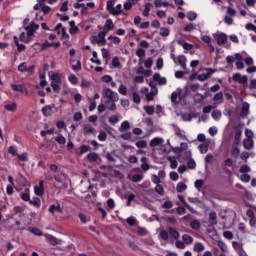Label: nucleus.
Segmentation results:
<instances>
[{
    "instance_id": "obj_1",
    "label": "nucleus",
    "mask_w": 256,
    "mask_h": 256,
    "mask_svg": "<svg viewBox=\"0 0 256 256\" xmlns=\"http://www.w3.org/2000/svg\"><path fill=\"white\" fill-rule=\"evenodd\" d=\"M232 79L235 83H239L240 85H243L244 89H247L249 87V78L246 75H241L240 73H235L232 76Z\"/></svg>"
},
{
    "instance_id": "obj_2",
    "label": "nucleus",
    "mask_w": 256,
    "mask_h": 256,
    "mask_svg": "<svg viewBox=\"0 0 256 256\" xmlns=\"http://www.w3.org/2000/svg\"><path fill=\"white\" fill-rule=\"evenodd\" d=\"M105 97L108 98L105 101L106 104H109L111 102L117 103V101H119V94H117V92L112 91L111 88H107L105 90Z\"/></svg>"
},
{
    "instance_id": "obj_3",
    "label": "nucleus",
    "mask_w": 256,
    "mask_h": 256,
    "mask_svg": "<svg viewBox=\"0 0 256 256\" xmlns=\"http://www.w3.org/2000/svg\"><path fill=\"white\" fill-rule=\"evenodd\" d=\"M51 87L55 93H59V91H61V77L57 74L52 75Z\"/></svg>"
},
{
    "instance_id": "obj_4",
    "label": "nucleus",
    "mask_w": 256,
    "mask_h": 256,
    "mask_svg": "<svg viewBox=\"0 0 256 256\" xmlns=\"http://www.w3.org/2000/svg\"><path fill=\"white\" fill-rule=\"evenodd\" d=\"M37 29H39V24L31 21L30 24L25 27V31H27V37H33Z\"/></svg>"
},
{
    "instance_id": "obj_5",
    "label": "nucleus",
    "mask_w": 256,
    "mask_h": 256,
    "mask_svg": "<svg viewBox=\"0 0 256 256\" xmlns=\"http://www.w3.org/2000/svg\"><path fill=\"white\" fill-rule=\"evenodd\" d=\"M217 70L212 68H206L205 73L199 74L197 76L198 81H207V79H210L211 75L215 73Z\"/></svg>"
},
{
    "instance_id": "obj_6",
    "label": "nucleus",
    "mask_w": 256,
    "mask_h": 256,
    "mask_svg": "<svg viewBox=\"0 0 256 256\" xmlns=\"http://www.w3.org/2000/svg\"><path fill=\"white\" fill-rule=\"evenodd\" d=\"M59 29H61V31H59ZM53 31H57L58 35H62V39H69V34H67V31L65 30V27H63V24L58 23Z\"/></svg>"
},
{
    "instance_id": "obj_7",
    "label": "nucleus",
    "mask_w": 256,
    "mask_h": 256,
    "mask_svg": "<svg viewBox=\"0 0 256 256\" xmlns=\"http://www.w3.org/2000/svg\"><path fill=\"white\" fill-rule=\"evenodd\" d=\"M101 35L104 36V35H107V31H101L98 33L97 36H91L90 37V41L92 43V45H101Z\"/></svg>"
},
{
    "instance_id": "obj_8",
    "label": "nucleus",
    "mask_w": 256,
    "mask_h": 256,
    "mask_svg": "<svg viewBox=\"0 0 256 256\" xmlns=\"http://www.w3.org/2000/svg\"><path fill=\"white\" fill-rule=\"evenodd\" d=\"M53 109H55V104L44 106L42 108V114L44 117H51L53 115Z\"/></svg>"
},
{
    "instance_id": "obj_9",
    "label": "nucleus",
    "mask_w": 256,
    "mask_h": 256,
    "mask_svg": "<svg viewBox=\"0 0 256 256\" xmlns=\"http://www.w3.org/2000/svg\"><path fill=\"white\" fill-rule=\"evenodd\" d=\"M107 11L110 15H119V12L115 11V0H108L107 1Z\"/></svg>"
},
{
    "instance_id": "obj_10",
    "label": "nucleus",
    "mask_w": 256,
    "mask_h": 256,
    "mask_svg": "<svg viewBox=\"0 0 256 256\" xmlns=\"http://www.w3.org/2000/svg\"><path fill=\"white\" fill-rule=\"evenodd\" d=\"M223 101H225L223 97V92H218L213 97L214 106L222 105Z\"/></svg>"
},
{
    "instance_id": "obj_11",
    "label": "nucleus",
    "mask_w": 256,
    "mask_h": 256,
    "mask_svg": "<svg viewBox=\"0 0 256 256\" xmlns=\"http://www.w3.org/2000/svg\"><path fill=\"white\" fill-rule=\"evenodd\" d=\"M215 39L218 45L220 46L225 45V43H227V34L225 33L216 34Z\"/></svg>"
},
{
    "instance_id": "obj_12",
    "label": "nucleus",
    "mask_w": 256,
    "mask_h": 256,
    "mask_svg": "<svg viewBox=\"0 0 256 256\" xmlns=\"http://www.w3.org/2000/svg\"><path fill=\"white\" fill-rule=\"evenodd\" d=\"M34 193L35 195H38V197H43L45 194V189H43V180H40L39 185L34 187Z\"/></svg>"
},
{
    "instance_id": "obj_13",
    "label": "nucleus",
    "mask_w": 256,
    "mask_h": 256,
    "mask_svg": "<svg viewBox=\"0 0 256 256\" xmlns=\"http://www.w3.org/2000/svg\"><path fill=\"white\" fill-rule=\"evenodd\" d=\"M46 241H48L50 245H61V240L51 234L46 235Z\"/></svg>"
},
{
    "instance_id": "obj_14",
    "label": "nucleus",
    "mask_w": 256,
    "mask_h": 256,
    "mask_svg": "<svg viewBox=\"0 0 256 256\" xmlns=\"http://www.w3.org/2000/svg\"><path fill=\"white\" fill-rule=\"evenodd\" d=\"M113 29H115V24L113 23V20L107 19L105 22L103 31H106V35H107V33H109V31H113Z\"/></svg>"
},
{
    "instance_id": "obj_15",
    "label": "nucleus",
    "mask_w": 256,
    "mask_h": 256,
    "mask_svg": "<svg viewBox=\"0 0 256 256\" xmlns=\"http://www.w3.org/2000/svg\"><path fill=\"white\" fill-rule=\"evenodd\" d=\"M153 81H158L159 85H167V78L161 77L159 73L153 75Z\"/></svg>"
},
{
    "instance_id": "obj_16",
    "label": "nucleus",
    "mask_w": 256,
    "mask_h": 256,
    "mask_svg": "<svg viewBox=\"0 0 256 256\" xmlns=\"http://www.w3.org/2000/svg\"><path fill=\"white\" fill-rule=\"evenodd\" d=\"M11 89L13 91H17L18 93H27V88L22 84L20 85L11 84Z\"/></svg>"
},
{
    "instance_id": "obj_17",
    "label": "nucleus",
    "mask_w": 256,
    "mask_h": 256,
    "mask_svg": "<svg viewBox=\"0 0 256 256\" xmlns=\"http://www.w3.org/2000/svg\"><path fill=\"white\" fill-rule=\"evenodd\" d=\"M208 223L210 224V227L217 225V212H210Z\"/></svg>"
},
{
    "instance_id": "obj_18",
    "label": "nucleus",
    "mask_w": 256,
    "mask_h": 256,
    "mask_svg": "<svg viewBox=\"0 0 256 256\" xmlns=\"http://www.w3.org/2000/svg\"><path fill=\"white\" fill-rule=\"evenodd\" d=\"M164 140L163 138H154L150 141V147H161L163 145Z\"/></svg>"
},
{
    "instance_id": "obj_19",
    "label": "nucleus",
    "mask_w": 256,
    "mask_h": 256,
    "mask_svg": "<svg viewBox=\"0 0 256 256\" xmlns=\"http://www.w3.org/2000/svg\"><path fill=\"white\" fill-rule=\"evenodd\" d=\"M178 45H180L181 47H183V49H185V51H191V49H193V45L190 43H187L185 40L180 39L178 40Z\"/></svg>"
},
{
    "instance_id": "obj_20",
    "label": "nucleus",
    "mask_w": 256,
    "mask_h": 256,
    "mask_svg": "<svg viewBox=\"0 0 256 256\" xmlns=\"http://www.w3.org/2000/svg\"><path fill=\"white\" fill-rule=\"evenodd\" d=\"M178 64L182 67V69H187V58L185 55H179L177 58Z\"/></svg>"
},
{
    "instance_id": "obj_21",
    "label": "nucleus",
    "mask_w": 256,
    "mask_h": 256,
    "mask_svg": "<svg viewBox=\"0 0 256 256\" xmlns=\"http://www.w3.org/2000/svg\"><path fill=\"white\" fill-rule=\"evenodd\" d=\"M131 129V124L129 121H124L121 123V126L119 127L120 133H125V131H129Z\"/></svg>"
},
{
    "instance_id": "obj_22",
    "label": "nucleus",
    "mask_w": 256,
    "mask_h": 256,
    "mask_svg": "<svg viewBox=\"0 0 256 256\" xmlns=\"http://www.w3.org/2000/svg\"><path fill=\"white\" fill-rule=\"evenodd\" d=\"M248 114H249V103L243 102L242 108H241V116L247 117Z\"/></svg>"
},
{
    "instance_id": "obj_23",
    "label": "nucleus",
    "mask_w": 256,
    "mask_h": 256,
    "mask_svg": "<svg viewBox=\"0 0 256 256\" xmlns=\"http://www.w3.org/2000/svg\"><path fill=\"white\" fill-rule=\"evenodd\" d=\"M242 131L240 129H236L235 137H234V144L235 145H241V135Z\"/></svg>"
},
{
    "instance_id": "obj_24",
    "label": "nucleus",
    "mask_w": 256,
    "mask_h": 256,
    "mask_svg": "<svg viewBox=\"0 0 256 256\" xmlns=\"http://www.w3.org/2000/svg\"><path fill=\"white\" fill-rule=\"evenodd\" d=\"M193 251H195V253H202V251H205V245L201 242H197L193 247Z\"/></svg>"
},
{
    "instance_id": "obj_25",
    "label": "nucleus",
    "mask_w": 256,
    "mask_h": 256,
    "mask_svg": "<svg viewBox=\"0 0 256 256\" xmlns=\"http://www.w3.org/2000/svg\"><path fill=\"white\" fill-rule=\"evenodd\" d=\"M253 139L246 138L243 141L244 149L251 150L253 149Z\"/></svg>"
},
{
    "instance_id": "obj_26",
    "label": "nucleus",
    "mask_w": 256,
    "mask_h": 256,
    "mask_svg": "<svg viewBox=\"0 0 256 256\" xmlns=\"http://www.w3.org/2000/svg\"><path fill=\"white\" fill-rule=\"evenodd\" d=\"M198 149H199L200 153H202V154L207 153V151H209V140L207 142H205V144H200L198 146Z\"/></svg>"
},
{
    "instance_id": "obj_27",
    "label": "nucleus",
    "mask_w": 256,
    "mask_h": 256,
    "mask_svg": "<svg viewBox=\"0 0 256 256\" xmlns=\"http://www.w3.org/2000/svg\"><path fill=\"white\" fill-rule=\"evenodd\" d=\"M87 159L92 163H97V161H99V155L95 152H92L87 155Z\"/></svg>"
},
{
    "instance_id": "obj_28",
    "label": "nucleus",
    "mask_w": 256,
    "mask_h": 256,
    "mask_svg": "<svg viewBox=\"0 0 256 256\" xmlns=\"http://www.w3.org/2000/svg\"><path fill=\"white\" fill-rule=\"evenodd\" d=\"M190 227L191 229H193L194 231H199V229H201V222H199V220L195 219L190 223Z\"/></svg>"
},
{
    "instance_id": "obj_29",
    "label": "nucleus",
    "mask_w": 256,
    "mask_h": 256,
    "mask_svg": "<svg viewBox=\"0 0 256 256\" xmlns=\"http://www.w3.org/2000/svg\"><path fill=\"white\" fill-rule=\"evenodd\" d=\"M147 157H142L141 158V169L142 171H149L150 167H149V163H147Z\"/></svg>"
},
{
    "instance_id": "obj_30",
    "label": "nucleus",
    "mask_w": 256,
    "mask_h": 256,
    "mask_svg": "<svg viewBox=\"0 0 256 256\" xmlns=\"http://www.w3.org/2000/svg\"><path fill=\"white\" fill-rule=\"evenodd\" d=\"M30 205H33V207H41V199L39 197H34L32 200L29 201Z\"/></svg>"
},
{
    "instance_id": "obj_31",
    "label": "nucleus",
    "mask_w": 256,
    "mask_h": 256,
    "mask_svg": "<svg viewBox=\"0 0 256 256\" xmlns=\"http://www.w3.org/2000/svg\"><path fill=\"white\" fill-rule=\"evenodd\" d=\"M6 111H10L11 113H15L17 111V103H12L4 106Z\"/></svg>"
},
{
    "instance_id": "obj_32",
    "label": "nucleus",
    "mask_w": 256,
    "mask_h": 256,
    "mask_svg": "<svg viewBox=\"0 0 256 256\" xmlns=\"http://www.w3.org/2000/svg\"><path fill=\"white\" fill-rule=\"evenodd\" d=\"M55 211H57L58 213H63V208H61L60 205L55 206V204H52L49 207V212L53 214V213H55Z\"/></svg>"
},
{
    "instance_id": "obj_33",
    "label": "nucleus",
    "mask_w": 256,
    "mask_h": 256,
    "mask_svg": "<svg viewBox=\"0 0 256 256\" xmlns=\"http://www.w3.org/2000/svg\"><path fill=\"white\" fill-rule=\"evenodd\" d=\"M187 190V184L183 183V182H179L176 186V191L178 193H183V191Z\"/></svg>"
},
{
    "instance_id": "obj_34",
    "label": "nucleus",
    "mask_w": 256,
    "mask_h": 256,
    "mask_svg": "<svg viewBox=\"0 0 256 256\" xmlns=\"http://www.w3.org/2000/svg\"><path fill=\"white\" fill-rule=\"evenodd\" d=\"M205 99H206V97L203 96V94H201V93H197L194 96L195 103H203V101H205Z\"/></svg>"
},
{
    "instance_id": "obj_35",
    "label": "nucleus",
    "mask_w": 256,
    "mask_h": 256,
    "mask_svg": "<svg viewBox=\"0 0 256 256\" xmlns=\"http://www.w3.org/2000/svg\"><path fill=\"white\" fill-rule=\"evenodd\" d=\"M169 235L173 238V239H179V232L177 230H175L174 228H169Z\"/></svg>"
},
{
    "instance_id": "obj_36",
    "label": "nucleus",
    "mask_w": 256,
    "mask_h": 256,
    "mask_svg": "<svg viewBox=\"0 0 256 256\" xmlns=\"http://www.w3.org/2000/svg\"><path fill=\"white\" fill-rule=\"evenodd\" d=\"M93 127H91V125H85L84 127H83V133H84V135H91V134H93Z\"/></svg>"
},
{
    "instance_id": "obj_37",
    "label": "nucleus",
    "mask_w": 256,
    "mask_h": 256,
    "mask_svg": "<svg viewBox=\"0 0 256 256\" xmlns=\"http://www.w3.org/2000/svg\"><path fill=\"white\" fill-rule=\"evenodd\" d=\"M182 241H184V243L187 245H191V243H193V237L189 236L188 234H184L182 236Z\"/></svg>"
},
{
    "instance_id": "obj_38",
    "label": "nucleus",
    "mask_w": 256,
    "mask_h": 256,
    "mask_svg": "<svg viewBox=\"0 0 256 256\" xmlns=\"http://www.w3.org/2000/svg\"><path fill=\"white\" fill-rule=\"evenodd\" d=\"M151 7H153V4H151V3H147V4L145 5V9H144V11H143V13H142V15H143L144 17H149V11H151Z\"/></svg>"
},
{
    "instance_id": "obj_39",
    "label": "nucleus",
    "mask_w": 256,
    "mask_h": 256,
    "mask_svg": "<svg viewBox=\"0 0 256 256\" xmlns=\"http://www.w3.org/2000/svg\"><path fill=\"white\" fill-rule=\"evenodd\" d=\"M159 237L163 239V241L169 240V232L167 230H161L159 233Z\"/></svg>"
},
{
    "instance_id": "obj_40",
    "label": "nucleus",
    "mask_w": 256,
    "mask_h": 256,
    "mask_svg": "<svg viewBox=\"0 0 256 256\" xmlns=\"http://www.w3.org/2000/svg\"><path fill=\"white\" fill-rule=\"evenodd\" d=\"M16 157H18V159L20 161H23V162L29 161V154H27V152H24L22 154H18Z\"/></svg>"
},
{
    "instance_id": "obj_41",
    "label": "nucleus",
    "mask_w": 256,
    "mask_h": 256,
    "mask_svg": "<svg viewBox=\"0 0 256 256\" xmlns=\"http://www.w3.org/2000/svg\"><path fill=\"white\" fill-rule=\"evenodd\" d=\"M106 105V109H108V111H117V104H115V102H110V103H105Z\"/></svg>"
},
{
    "instance_id": "obj_42",
    "label": "nucleus",
    "mask_w": 256,
    "mask_h": 256,
    "mask_svg": "<svg viewBox=\"0 0 256 256\" xmlns=\"http://www.w3.org/2000/svg\"><path fill=\"white\" fill-rule=\"evenodd\" d=\"M55 141L59 143V145H65L67 143V140L65 139V136L59 135L55 138Z\"/></svg>"
},
{
    "instance_id": "obj_43",
    "label": "nucleus",
    "mask_w": 256,
    "mask_h": 256,
    "mask_svg": "<svg viewBox=\"0 0 256 256\" xmlns=\"http://www.w3.org/2000/svg\"><path fill=\"white\" fill-rule=\"evenodd\" d=\"M175 135H177V137H180V139H183V140L187 139V136H185V134H183L181 128H179V127H177L175 129Z\"/></svg>"
},
{
    "instance_id": "obj_44",
    "label": "nucleus",
    "mask_w": 256,
    "mask_h": 256,
    "mask_svg": "<svg viewBox=\"0 0 256 256\" xmlns=\"http://www.w3.org/2000/svg\"><path fill=\"white\" fill-rule=\"evenodd\" d=\"M178 199L181 201V203H183L185 207L188 208L189 211H192L191 206L187 203V201H185V197L183 195H178Z\"/></svg>"
},
{
    "instance_id": "obj_45",
    "label": "nucleus",
    "mask_w": 256,
    "mask_h": 256,
    "mask_svg": "<svg viewBox=\"0 0 256 256\" xmlns=\"http://www.w3.org/2000/svg\"><path fill=\"white\" fill-rule=\"evenodd\" d=\"M221 111L220 110H214L212 112V118L215 120V121H219V119H221Z\"/></svg>"
},
{
    "instance_id": "obj_46",
    "label": "nucleus",
    "mask_w": 256,
    "mask_h": 256,
    "mask_svg": "<svg viewBox=\"0 0 256 256\" xmlns=\"http://www.w3.org/2000/svg\"><path fill=\"white\" fill-rule=\"evenodd\" d=\"M40 5H42L41 11L44 15H49V13H51V7L45 6V3H40Z\"/></svg>"
},
{
    "instance_id": "obj_47",
    "label": "nucleus",
    "mask_w": 256,
    "mask_h": 256,
    "mask_svg": "<svg viewBox=\"0 0 256 256\" xmlns=\"http://www.w3.org/2000/svg\"><path fill=\"white\" fill-rule=\"evenodd\" d=\"M136 147H138V149H145L147 147V141L139 140L136 142Z\"/></svg>"
},
{
    "instance_id": "obj_48",
    "label": "nucleus",
    "mask_w": 256,
    "mask_h": 256,
    "mask_svg": "<svg viewBox=\"0 0 256 256\" xmlns=\"http://www.w3.org/2000/svg\"><path fill=\"white\" fill-rule=\"evenodd\" d=\"M144 111L147 113V115H153V113H155V107L144 106Z\"/></svg>"
},
{
    "instance_id": "obj_49",
    "label": "nucleus",
    "mask_w": 256,
    "mask_h": 256,
    "mask_svg": "<svg viewBox=\"0 0 256 256\" xmlns=\"http://www.w3.org/2000/svg\"><path fill=\"white\" fill-rule=\"evenodd\" d=\"M197 167V163H195V160L193 158H190L187 162V168L188 169H195Z\"/></svg>"
},
{
    "instance_id": "obj_50",
    "label": "nucleus",
    "mask_w": 256,
    "mask_h": 256,
    "mask_svg": "<svg viewBox=\"0 0 256 256\" xmlns=\"http://www.w3.org/2000/svg\"><path fill=\"white\" fill-rule=\"evenodd\" d=\"M118 92L120 93V95H127V86L121 84L118 88Z\"/></svg>"
},
{
    "instance_id": "obj_51",
    "label": "nucleus",
    "mask_w": 256,
    "mask_h": 256,
    "mask_svg": "<svg viewBox=\"0 0 256 256\" xmlns=\"http://www.w3.org/2000/svg\"><path fill=\"white\" fill-rule=\"evenodd\" d=\"M155 191L158 195H165V190H163V186L160 184H156Z\"/></svg>"
},
{
    "instance_id": "obj_52",
    "label": "nucleus",
    "mask_w": 256,
    "mask_h": 256,
    "mask_svg": "<svg viewBox=\"0 0 256 256\" xmlns=\"http://www.w3.org/2000/svg\"><path fill=\"white\" fill-rule=\"evenodd\" d=\"M132 97H133V101H134V103H136V105H139V103H141V96H139V94H137V92H133Z\"/></svg>"
},
{
    "instance_id": "obj_53",
    "label": "nucleus",
    "mask_w": 256,
    "mask_h": 256,
    "mask_svg": "<svg viewBox=\"0 0 256 256\" xmlns=\"http://www.w3.org/2000/svg\"><path fill=\"white\" fill-rule=\"evenodd\" d=\"M142 179H143V175H141V174H136V175H133V176H132L131 181H132L133 183H139V181H141Z\"/></svg>"
},
{
    "instance_id": "obj_54",
    "label": "nucleus",
    "mask_w": 256,
    "mask_h": 256,
    "mask_svg": "<svg viewBox=\"0 0 256 256\" xmlns=\"http://www.w3.org/2000/svg\"><path fill=\"white\" fill-rule=\"evenodd\" d=\"M131 137H133L131 132H126L121 135V139H124V141H131Z\"/></svg>"
},
{
    "instance_id": "obj_55",
    "label": "nucleus",
    "mask_w": 256,
    "mask_h": 256,
    "mask_svg": "<svg viewBox=\"0 0 256 256\" xmlns=\"http://www.w3.org/2000/svg\"><path fill=\"white\" fill-rule=\"evenodd\" d=\"M187 18L189 21H195V19H197V13L190 11L187 13Z\"/></svg>"
},
{
    "instance_id": "obj_56",
    "label": "nucleus",
    "mask_w": 256,
    "mask_h": 256,
    "mask_svg": "<svg viewBox=\"0 0 256 256\" xmlns=\"http://www.w3.org/2000/svg\"><path fill=\"white\" fill-rule=\"evenodd\" d=\"M169 28H160L161 37H169Z\"/></svg>"
},
{
    "instance_id": "obj_57",
    "label": "nucleus",
    "mask_w": 256,
    "mask_h": 256,
    "mask_svg": "<svg viewBox=\"0 0 256 256\" xmlns=\"http://www.w3.org/2000/svg\"><path fill=\"white\" fill-rule=\"evenodd\" d=\"M195 29V25H193V23H190V24H187L185 27H184V31L186 33H191V31H194Z\"/></svg>"
},
{
    "instance_id": "obj_58",
    "label": "nucleus",
    "mask_w": 256,
    "mask_h": 256,
    "mask_svg": "<svg viewBox=\"0 0 256 256\" xmlns=\"http://www.w3.org/2000/svg\"><path fill=\"white\" fill-rule=\"evenodd\" d=\"M49 47H53V43H50L49 41H45L42 44L41 51H46V49H49Z\"/></svg>"
},
{
    "instance_id": "obj_59",
    "label": "nucleus",
    "mask_w": 256,
    "mask_h": 256,
    "mask_svg": "<svg viewBox=\"0 0 256 256\" xmlns=\"http://www.w3.org/2000/svg\"><path fill=\"white\" fill-rule=\"evenodd\" d=\"M217 108V106H211V105H208V106H205L204 108H203V113H205V114H207V113H211V110L212 109H216Z\"/></svg>"
},
{
    "instance_id": "obj_60",
    "label": "nucleus",
    "mask_w": 256,
    "mask_h": 256,
    "mask_svg": "<svg viewBox=\"0 0 256 256\" xmlns=\"http://www.w3.org/2000/svg\"><path fill=\"white\" fill-rule=\"evenodd\" d=\"M168 161H170V168L171 169H175L177 167V165H179V163H177L176 159L169 158Z\"/></svg>"
},
{
    "instance_id": "obj_61",
    "label": "nucleus",
    "mask_w": 256,
    "mask_h": 256,
    "mask_svg": "<svg viewBox=\"0 0 256 256\" xmlns=\"http://www.w3.org/2000/svg\"><path fill=\"white\" fill-rule=\"evenodd\" d=\"M247 89H250L253 91V89L256 91V79L250 80V85H248Z\"/></svg>"
},
{
    "instance_id": "obj_62",
    "label": "nucleus",
    "mask_w": 256,
    "mask_h": 256,
    "mask_svg": "<svg viewBox=\"0 0 256 256\" xmlns=\"http://www.w3.org/2000/svg\"><path fill=\"white\" fill-rule=\"evenodd\" d=\"M73 119L74 121H81V119H83V114L81 112H76L73 115Z\"/></svg>"
},
{
    "instance_id": "obj_63",
    "label": "nucleus",
    "mask_w": 256,
    "mask_h": 256,
    "mask_svg": "<svg viewBox=\"0 0 256 256\" xmlns=\"http://www.w3.org/2000/svg\"><path fill=\"white\" fill-rule=\"evenodd\" d=\"M99 141H106L107 140V133L105 131H101L98 135Z\"/></svg>"
},
{
    "instance_id": "obj_64",
    "label": "nucleus",
    "mask_w": 256,
    "mask_h": 256,
    "mask_svg": "<svg viewBox=\"0 0 256 256\" xmlns=\"http://www.w3.org/2000/svg\"><path fill=\"white\" fill-rule=\"evenodd\" d=\"M249 171H251V168H249V166H247L245 164L240 167V172L241 173L246 174V173H249Z\"/></svg>"
}]
</instances>
